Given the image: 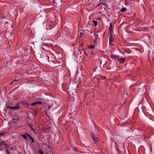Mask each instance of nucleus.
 Here are the masks:
<instances>
[{
	"mask_svg": "<svg viewBox=\"0 0 154 154\" xmlns=\"http://www.w3.org/2000/svg\"><path fill=\"white\" fill-rule=\"evenodd\" d=\"M95 46L94 45H91L89 46V48L91 49H93L94 48Z\"/></svg>",
	"mask_w": 154,
	"mask_h": 154,
	"instance_id": "f8f14e48",
	"label": "nucleus"
},
{
	"mask_svg": "<svg viewBox=\"0 0 154 154\" xmlns=\"http://www.w3.org/2000/svg\"><path fill=\"white\" fill-rule=\"evenodd\" d=\"M21 136L24 139L26 140L27 139V137L26 135L24 134H22Z\"/></svg>",
	"mask_w": 154,
	"mask_h": 154,
	"instance_id": "9d476101",
	"label": "nucleus"
},
{
	"mask_svg": "<svg viewBox=\"0 0 154 154\" xmlns=\"http://www.w3.org/2000/svg\"><path fill=\"white\" fill-rule=\"evenodd\" d=\"M7 145L5 143V142L3 141H2V142L0 143V147L2 148L4 146L5 147H7L6 146Z\"/></svg>",
	"mask_w": 154,
	"mask_h": 154,
	"instance_id": "7ed1b4c3",
	"label": "nucleus"
},
{
	"mask_svg": "<svg viewBox=\"0 0 154 154\" xmlns=\"http://www.w3.org/2000/svg\"><path fill=\"white\" fill-rule=\"evenodd\" d=\"M47 56V57H48V59H49V57L48 56Z\"/></svg>",
	"mask_w": 154,
	"mask_h": 154,
	"instance_id": "4be33fe9",
	"label": "nucleus"
},
{
	"mask_svg": "<svg viewBox=\"0 0 154 154\" xmlns=\"http://www.w3.org/2000/svg\"><path fill=\"white\" fill-rule=\"evenodd\" d=\"M109 42L110 43L113 42V38L111 35L109 36Z\"/></svg>",
	"mask_w": 154,
	"mask_h": 154,
	"instance_id": "0eeeda50",
	"label": "nucleus"
},
{
	"mask_svg": "<svg viewBox=\"0 0 154 154\" xmlns=\"http://www.w3.org/2000/svg\"><path fill=\"white\" fill-rule=\"evenodd\" d=\"M38 152L41 154H44L42 151L41 149H39Z\"/></svg>",
	"mask_w": 154,
	"mask_h": 154,
	"instance_id": "4468645a",
	"label": "nucleus"
},
{
	"mask_svg": "<svg viewBox=\"0 0 154 154\" xmlns=\"http://www.w3.org/2000/svg\"><path fill=\"white\" fill-rule=\"evenodd\" d=\"M73 149L75 151H77V149H76V148H73Z\"/></svg>",
	"mask_w": 154,
	"mask_h": 154,
	"instance_id": "aec40b11",
	"label": "nucleus"
},
{
	"mask_svg": "<svg viewBox=\"0 0 154 154\" xmlns=\"http://www.w3.org/2000/svg\"><path fill=\"white\" fill-rule=\"evenodd\" d=\"M80 33L81 36H82V35L84 34V32H81Z\"/></svg>",
	"mask_w": 154,
	"mask_h": 154,
	"instance_id": "f3484780",
	"label": "nucleus"
},
{
	"mask_svg": "<svg viewBox=\"0 0 154 154\" xmlns=\"http://www.w3.org/2000/svg\"><path fill=\"white\" fill-rule=\"evenodd\" d=\"M84 53L85 54H86V55H87V54H86L85 51V52H84Z\"/></svg>",
	"mask_w": 154,
	"mask_h": 154,
	"instance_id": "412c9836",
	"label": "nucleus"
},
{
	"mask_svg": "<svg viewBox=\"0 0 154 154\" xmlns=\"http://www.w3.org/2000/svg\"><path fill=\"white\" fill-rule=\"evenodd\" d=\"M18 79H15L14 81H12L11 83V84H12L13 83L15 82H16V81H17L18 80Z\"/></svg>",
	"mask_w": 154,
	"mask_h": 154,
	"instance_id": "dca6fc26",
	"label": "nucleus"
},
{
	"mask_svg": "<svg viewBox=\"0 0 154 154\" xmlns=\"http://www.w3.org/2000/svg\"><path fill=\"white\" fill-rule=\"evenodd\" d=\"M27 135L28 136V137L29 138L32 140V142L33 143L34 142V140L33 138L32 137L30 136L29 135H28V134H27Z\"/></svg>",
	"mask_w": 154,
	"mask_h": 154,
	"instance_id": "6e6552de",
	"label": "nucleus"
},
{
	"mask_svg": "<svg viewBox=\"0 0 154 154\" xmlns=\"http://www.w3.org/2000/svg\"><path fill=\"white\" fill-rule=\"evenodd\" d=\"M92 22L94 23L95 26H96L97 25V21L93 20Z\"/></svg>",
	"mask_w": 154,
	"mask_h": 154,
	"instance_id": "1a4fd4ad",
	"label": "nucleus"
},
{
	"mask_svg": "<svg viewBox=\"0 0 154 154\" xmlns=\"http://www.w3.org/2000/svg\"><path fill=\"white\" fill-rule=\"evenodd\" d=\"M32 130H33V129H32Z\"/></svg>",
	"mask_w": 154,
	"mask_h": 154,
	"instance_id": "b1692460",
	"label": "nucleus"
},
{
	"mask_svg": "<svg viewBox=\"0 0 154 154\" xmlns=\"http://www.w3.org/2000/svg\"><path fill=\"white\" fill-rule=\"evenodd\" d=\"M9 108L11 109H18L20 108V107L17 104V105L15 106H10Z\"/></svg>",
	"mask_w": 154,
	"mask_h": 154,
	"instance_id": "f03ea898",
	"label": "nucleus"
},
{
	"mask_svg": "<svg viewBox=\"0 0 154 154\" xmlns=\"http://www.w3.org/2000/svg\"><path fill=\"white\" fill-rule=\"evenodd\" d=\"M102 5H103L104 6H105V7H106V5L104 3H102L101 4Z\"/></svg>",
	"mask_w": 154,
	"mask_h": 154,
	"instance_id": "a211bd4d",
	"label": "nucleus"
},
{
	"mask_svg": "<svg viewBox=\"0 0 154 154\" xmlns=\"http://www.w3.org/2000/svg\"><path fill=\"white\" fill-rule=\"evenodd\" d=\"M45 107L47 108L48 107V109H49L51 107V106L50 105H48L47 104L45 106Z\"/></svg>",
	"mask_w": 154,
	"mask_h": 154,
	"instance_id": "2eb2a0df",
	"label": "nucleus"
},
{
	"mask_svg": "<svg viewBox=\"0 0 154 154\" xmlns=\"http://www.w3.org/2000/svg\"><path fill=\"white\" fill-rule=\"evenodd\" d=\"M127 10V9L125 8H122V12H124V11H126Z\"/></svg>",
	"mask_w": 154,
	"mask_h": 154,
	"instance_id": "9b49d317",
	"label": "nucleus"
},
{
	"mask_svg": "<svg viewBox=\"0 0 154 154\" xmlns=\"http://www.w3.org/2000/svg\"><path fill=\"white\" fill-rule=\"evenodd\" d=\"M91 134L92 138L94 142V143H95L99 140V138L97 135L94 134L93 133H92Z\"/></svg>",
	"mask_w": 154,
	"mask_h": 154,
	"instance_id": "f257e3e1",
	"label": "nucleus"
},
{
	"mask_svg": "<svg viewBox=\"0 0 154 154\" xmlns=\"http://www.w3.org/2000/svg\"><path fill=\"white\" fill-rule=\"evenodd\" d=\"M3 18V17L0 14V19H2Z\"/></svg>",
	"mask_w": 154,
	"mask_h": 154,
	"instance_id": "6ab92c4d",
	"label": "nucleus"
},
{
	"mask_svg": "<svg viewBox=\"0 0 154 154\" xmlns=\"http://www.w3.org/2000/svg\"><path fill=\"white\" fill-rule=\"evenodd\" d=\"M5 133H0V137H2V136H5Z\"/></svg>",
	"mask_w": 154,
	"mask_h": 154,
	"instance_id": "ddd939ff",
	"label": "nucleus"
},
{
	"mask_svg": "<svg viewBox=\"0 0 154 154\" xmlns=\"http://www.w3.org/2000/svg\"><path fill=\"white\" fill-rule=\"evenodd\" d=\"M125 58H122L119 59V61L120 63H123L125 61Z\"/></svg>",
	"mask_w": 154,
	"mask_h": 154,
	"instance_id": "39448f33",
	"label": "nucleus"
},
{
	"mask_svg": "<svg viewBox=\"0 0 154 154\" xmlns=\"http://www.w3.org/2000/svg\"><path fill=\"white\" fill-rule=\"evenodd\" d=\"M42 102L41 101L39 102H35L34 103H32L31 104V105L32 106H34L36 104H42Z\"/></svg>",
	"mask_w": 154,
	"mask_h": 154,
	"instance_id": "20e7f679",
	"label": "nucleus"
},
{
	"mask_svg": "<svg viewBox=\"0 0 154 154\" xmlns=\"http://www.w3.org/2000/svg\"><path fill=\"white\" fill-rule=\"evenodd\" d=\"M50 102H51V103H52V101H50Z\"/></svg>",
	"mask_w": 154,
	"mask_h": 154,
	"instance_id": "5701e85b",
	"label": "nucleus"
},
{
	"mask_svg": "<svg viewBox=\"0 0 154 154\" xmlns=\"http://www.w3.org/2000/svg\"><path fill=\"white\" fill-rule=\"evenodd\" d=\"M112 25L111 23H110L109 29V31L111 32L112 31Z\"/></svg>",
	"mask_w": 154,
	"mask_h": 154,
	"instance_id": "423d86ee",
	"label": "nucleus"
}]
</instances>
